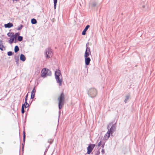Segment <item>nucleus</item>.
<instances>
[{
	"mask_svg": "<svg viewBox=\"0 0 155 155\" xmlns=\"http://www.w3.org/2000/svg\"><path fill=\"white\" fill-rule=\"evenodd\" d=\"M19 50V48L18 46H16L15 47L14 51L16 53Z\"/></svg>",
	"mask_w": 155,
	"mask_h": 155,
	"instance_id": "6ab92c4d",
	"label": "nucleus"
},
{
	"mask_svg": "<svg viewBox=\"0 0 155 155\" xmlns=\"http://www.w3.org/2000/svg\"><path fill=\"white\" fill-rule=\"evenodd\" d=\"M12 52L11 51H9L8 52V56L12 55Z\"/></svg>",
	"mask_w": 155,
	"mask_h": 155,
	"instance_id": "c85d7f7f",
	"label": "nucleus"
},
{
	"mask_svg": "<svg viewBox=\"0 0 155 155\" xmlns=\"http://www.w3.org/2000/svg\"><path fill=\"white\" fill-rule=\"evenodd\" d=\"M35 88H34L31 92V98L33 99L35 97Z\"/></svg>",
	"mask_w": 155,
	"mask_h": 155,
	"instance_id": "f8f14e48",
	"label": "nucleus"
},
{
	"mask_svg": "<svg viewBox=\"0 0 155 155\" xmlns=\"http://www.w3.org/2000/svg\"><path fill=\"white\" fill-rule=\"evenodd\" d=\"M13 26V25L12 23H8L7 24H5L4 26L5 28H10Z\"/></svg>",
	"mask_w": 155,
	"mask_h": 155,
	"instance_id": "ddd939ff",
	"label": "nucleus"
},
{
	"mask_svg": "<svg viewBox=\"0 0 155 155\" xmlns=\"http://www.w3.org/2000/svg\"><path fill=\"white\" fill-rule=\"evenodd\" d=\"M23 39V38L22 36H18V40L19 41H21Z\"/></svg>",
	"mask_w": 155,
	"mask_h": 155,
	"instance_id": "393cba45",
	"label": "nucleus"
},
{
	"mask_svg": "<svg viewBox=\"0 0 155 155\" xmlns=\"http://www.w3.org/2000/svg\"><path fill=\"white\" fill-rule=\"evenodd\" d=\"M24 107L23 105H22L21 107V113L22 114H24L25 112Z\"/></svg>",
	"mask_w": 155,
	"mask_h": 155,
	"instance_id": "b1692460",
	"label": "nucleus"
},
{
	"mask_svg": "<svg viewBox=\"0 0 155 155\" xmlns=\"http://www.w3.org/2000/svg\"><path fill=\"white\" fill-rule=\"evenodd\" d=\"M52 53L51 50L49 48L46 50L45 55L47 58H49L52 56Z\"/></svg>",
	"mask_w": 155,
	"mask_h": 155,
	"instance_id": "39448f33",
	"label": "nucleus"
},
{
	"mask_svg": "<svg viewBox=\"0 0 155 155\" xmlns=\"http://www.w3.org/2000/svg\"><path fill=\"white\" fill-rule=\"evenodd\" d=\"M55 78L60 77L62 76L61 74L60 70L58 69L56 70L55 72Z\"/></svg>",
	"mask_w": 155,
	"mask_h": 155,
	"instance_id": "1a4fd4ad",
	"label": "nucleus"
},
{
	"mask_svg": "<svg viewBox=\"0 0 155 155\" xmlns=\"http://www.w3.org/2000/svg\"><path fill=\"white\" fill-rule=\"evenodd\" d=\"M101 142L100 141L98 143V146H100L101 145Z\"/></svg>",
	"mask_w": 155,
	"mask_h": 155,
	"instance_id": "473e14b6",
	"label": "nucleus"
},
{
	"mask_svg": "<svg viewBox=\"0 0 155 155\" xmlns=\"http://www.w3.org/2000/svg\"><path fill=\"white\" fill-rule=\"evenodd\" d=\"M22 105L25 107V108L28 107L29 106V104L27 103V101H25V103Z\"/></svg>",
	"mask_w": 155,
	"mask_h": 155,
	"instance_id": "f3484780",
	"label": "nucleus"
},
{
	"mask_svg": "<svg viewBox=\"0 0 155 155\" xmlns=\"http://www.w3.org/2000/svg\"><path fill=\"white\" fill-rule=\"evenodd\" d=\"M25 133L24 131H23V141L24 142L25 140Z\"/></svg>",
	"mask_w": 155,
	"mask_h": 155,
	"instance_id": "a878e982",
	"label": "nucleus"
},
{
	"mask_svg": "<svg viewBox=\"0 0 155 155\" xmlns=\"http://www.w3.org/2000/svg\"><path fill=\"white\" fill-rule=\"evenodd\" d=\"M7 35L10 37H13V33L12 32H9L7 34Z\"/></svg>",
	"mask_w": 155,
	"mask_h": 155,
	"instance_id": "aec40b11",
	"label": "nucleus"
},
{
	"mask_svg": "<svg viewBox=\"0 0 155 155\" xmlns=\"http://www.w3.org/2000/svg\"><path fill=\"white\" fill-rule=\"evenodd\" d=\"M84 58L85 64L87 65H89L91 61L90 58L89 57H84Z\"/></svg>",
	"mask_w": 155,
	"mask_h": 155,
	"instance_id": "9d476101",
	"label": "nucleus"
},
{
	"mask_svg": "<svg viewBox=\"0 0 155 155\" xmlns=\"http://www.w3.org/2000/svg\"><path fill=\"white\" fill-rule=\"evenodd\" d=\"M19 35H20L19 33H15V35H14L13 34V36H14V38L15 39H16L17 38V37Z\"/></svg>",
	"mask_w": 155,
	"mask_h": 155,
	"instance_id": "412c9836",
	"label": "nucleus"
},
{
	"mask_svg": "<svg viewBox=\"0 0 155 155\" xmlns=\"http://www.w3.org/2000/svg\"><path fill=\"white\" fill-rule=\"evenodd\" d=\"M57 82L58 83L60 86H61L62 84V77L55 78Z\"/></svg>",
	"mask_w": 155,
	"mask_h": 155,
	"instance_id": "6e6552de",
	"label": "nucleus"
},
{
	"mask_svg": "<svg viewBox=\"0 0 155 155\" xmlns=\"http://www.w3.org/2000/svg\"><path fill=\"white\" fill-rule=\"evenodd\" d=\"M51 74V71L49 69L45 68L43 69L41 72V75L42 77H45L46 75H50Z\"/></svg>",
	"mask_w": 155,
	"mask_h": 155,
	"instance_id": "f03ea898",
	"label": "nucleus"
},
{
	"mask_svg": "<svg viewBox=\"0 0 155 155\" xmlns=\"http://www.w3.org/2000/svg\"><path fill=\"white\" fill-rule=\"evenodd\" d=\"M26 58L24 55L21 54L20 56V60L23 61H25Z\"/></svg>",
	"mask_w": 155,
	"mask_h": 155,
	"instance_id": "4468645a",
	"label": "nucleus"
},
{
	"mask_svg": "<svg viewBox=\"0 0 155 155\" xmlns=\"http://www.w3.org/2000/svg\"><path fill=\"white\" fill-rule=\"evenodd\" d=\"M91 55V52L90 51V48H89L87 47L86 48L85 53L84 55V57H87L90 55Z\"/></svg>",
	"mask_w": 155,
	"mask_h": 155,
	"instance_id": "0eeeda50",
	"label": "nucleus"
},
{
	"mask_svg": "<svg viewBox=\"0 0 155 155\" xmlns=\"http://www.w3.org/2000/svg\"><path fill=\"white\" fill-rule=\"evenodd\" d=\"M95 146V145L94 144H91L89 145L87 148V153L88 154H90L92 152Z\"/></svg>",
	"mask_w": 155,
	"mask_h": 155,
	"instance_id": "423d86ee",
	"label": "nucleus"
},
{
	"mask_svg": "<svg viewBox=\"0 0 155 155\" xmlns=\"http://www.w3.org/2000/svg\"><path fill=\"white\" fill-rule=\"evenodd\" d=\"M39 136H42V135H39Z\"/></svg>",
	"mask_w": 155,
	"mask_h": 155,
	"instance_id": "72a5a7b5",
	"label": "nucleus"
},
{
	"mask_svg": "<svg viewBox=\"0 0 155 155\" xmlns=\"http://www.w3.org/2000/svg\"><path fill=\"white\" fill-rule=\"evenodd\" d=\"M15 39V38L14 36L10 37V39L8 41L9 43L11 44H12L13 42Z\"/></svg>",
	"mask_w": 155,
	"mask_h": 155,
	"instance_id": "dca6fc26",
	"label": "nucleus"
},
{
	"mask_svg": "<svg viewBox=\"0 0 155 155\" xmlns=\"http://www.w3.org/2000/svg\"><path fill=\"white\" fill-rule=\"evenodd\" d=\"M54 0V8L56 9V4L57 2V0Z\"/></svg>",
	"mask_w": 155,
	"mask_h": 155,
	"instance_id": "4be33fe9",
	"label": "nucleus"
},
{
	"mask_svg": "<svg viewBox=\"0 0 155 155\" xmlns=\"http://www.w3.org/2000/svg\"><path fill=\"white\" fill-rule=\"evenodd\" d=\"M53 140L52 139H49L48 140V142L50 144H51L53 142Z\"/></svg>",
	"mask_w": 155,
	"mask_h": 155,
	"instance_id": "bb28decb",
	"label": "nucleus"
},
{
	"mask_svg": "<svg viewBox=\"0 0 155 155\" xmlns=\"http://www.w3.org/2000/svg\"><path fill=\"white\" fill-rule=\"evenodd\" d=\"M28 97V94H27V95H26V96L25 101H27Z\"/></svg>",
	"mask_w": 155,
	"mask_h": 155,
	"instance_id": "2f4dec72",
	"label": "nucleus"
},
{
	"mask_svg": "<svg viewBox=\"0 0 155 155\" xmlns=\"http://www.w3.org/2000/svg\"><path fill=\"white\" fill-rule=\"evenodd\" d=\"M37 20L34 18H33L31 20V23L32 24H35L37 23Z\"/></svg>",
	"mask_w": 155,
	"mask_h": 155,
	"instance_id": "a211bd4d",
	"label": "nucleus"
},
{
	"mask_svg": "<svg viewBox=\"0 0 155 155\" xmlns=\"http://www.w3.org/2000/svg\"><path fill=\"white\" fill-rule=\"evenodd\" d=\"M88 94L91 97H94L97 94V90L94 88H91L88 91Z\"/></svg>",
	"mask_w": 155,
	"mask_h": 155,
	"instance_id": "7ed1b4c3",
	"label": "nucleus"
},
{
	"mask_svg": "<svg viewBox=\"0 0 155 155\" xmlns=\"http://www.w3.org/2000/svg\"><path fill=\"white\" fill-rule=\"evenodd\" d=\"M1 40H0V49L2 51H3L5 49V47L3 45Z\"/></svg>",
	"mask_w": 155,
	"mask_h": 155,
	"instance_id": "2eb2a0df",
	"label": "nucleus"
},
{
	"mask_svg": "<svg viewBox=\"0 0 155 155\" xmlns=\"http://www.w3.org/2000/svg\"><path fill=\"white\" fill-rule=\"evenodd\" d=\"M58 100L59 102V108L60 109H61L64 105V95L63 93H61L58 97Z\"/></svg>",
	"mask_w": 155,
	"mask_h": 155,
	"instance_id": "f257e3e1",
	"label": "nucleus"
},
{
	"mask_svg": "<svg viewBox=\"0 0 155 155\" xmlns=\"http://www.w3.org/2000/svg\"><path fill=\"white\" fill-rule=\"evenodd\" d=\"M23 26L22 25H20L17 28V30H21L22 28L23 27Z\"/></svg>",
	"mask_w": 155,
	"mask_h": 155,
	"instance_id": "5701e85b",
	"label": "nucleus"
},
{
	"mask_svg": "<svg viewBox=\"0 0 155 155\" xmlns=\"http://www.w3.org/2000/svg\"><path fill=\"white\" fill-rule=\"evenodd\" d=\"M110 127H111L110 129L108 130V131H109L110 133H111V134H112L113 132L114 131L115 127L114 125L112 123L109 124V125L107 127V128L108 129Z\"/></svg>",
	"mask_w": 155,
	"mask_h": 155,
	"instance_id": "20e7f679",
	"label": "nucleus"
},
{
	"mask_svg": "<svg viewBox=\"0 0 155 155\" xmlns=\"http://www.w3.org/2000/svg\"><path fill=\"white\" fill-rule=\"evenodd\" d=\"M3 152L2 149V148L0 147V154H2Z\"/></svg>",
	"mask_w": 155,
	"mask_h": 155,
	"instance_id": "7c9ffc66",
	"label": "nucleus"
},
{
	"mask_svg": "<svg viewBox=\"0 0 155 155\" xmlns=\"http://www.w3.org/2000/svg\"><path fill=\"white\" fill-rule=\"evenodd\" d=\"M86 31L84 30L82 32V34L83 35H85L86 34Z\"/></svg>",
	"mask_w": 155,
	"mask_h": 155,
	"instance_id": "c756f323",
	"label": "nucleus"
},
{
	"mask_svg": "<svg viewBox=\"0 0 155 155\" xmlns=\"http://www.w3.org/2000/svg\"><path fill=\"white\" fill-rule=\"evenodd\" d=\"M110 134H111V133L109 131H108L104 137V140H107L110 137Z\"/></svg>",
	"mask_w": 155,
	"mask_h": 155,
	"instance_id": "9b49d317",
	"label": "nucleus"
},
{
	"mask_svg": "<svg viewBox=\"0 0 155 155\" xmlns=\"http://www.w3.org/2000/svg\"><path fill=\"white\" fill-rule=\"evenodd\" d=\"M89 27H90V25H87V26H86V27L84 29V30L87 31V30L88 29V28Z\"/></svg>",
	"mask_w": 155,
	"mask_h": 155,
	"instance_id": "cd10ccee",
	"label": "nucleus"
}]
</instances>
